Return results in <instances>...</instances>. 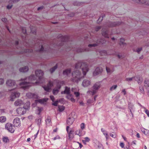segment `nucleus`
<instances>
[{"instance_id":"1","label":"nucleus","mask_w":149,"mask_h":149,"mask_svg":"<svg viewBox=\"0 0 149 149\" xmlns=\"http://www.w3.org/2000/svg\"><path fill=\"white\" fill-rule=\"evenodd\" d=\"M15 106H23L17 109L18 114L20 115H23L26 113V110H28L30 107V103H14Z\"/></svg>"},{"instance_id":"2","label":"nucleus","mask_w":149,"mask_h":149,"mask_svg":"<svg viewBox=\"0 0 149 149\" xmlns=\"http://www.w3.org/2000/svg\"><path fill=\"white\" fill-rule=\"evenodd\" d=\"M5 127L6 129L11 133H13L15 130L14 126L10 123H8L6 124Z\"/></svg>"},{"instance_id":"3","label":"nucleus","mask_w":149,"mask_h":149,"mask_svg":"<svg viewBox=\"0 0 149 149\" xmlns=\"http://www.w3.org/2000/svg\"><path fill=\"white\" fill-rule=\"evenodd\" d=\"M72 114L73 113H72L71 114H70L66 122L67 124L69 125H70L72 124L74 121V119L72 116Z\"/></svg>"},{"instance_id":"4","label":"nucleus","mask_w":149,"mask_h":149,"mask_svg":"<svg viewBox=\"0 0 149 149\" xmlns=\"http://www.w3.org/2000/svg\"><path fill=\"white\" fill-rule=\"evenodd\" d=\"M70 91V89L69 88H68L67 87H66L65 88V89L64 91V93L65 94H68L67 96L68 98L70 99L71 100V102H74V99H73L71 96V95L69 94V92Z\"/></svg>"},{"instance_id":"5","label":"nucleus","mask_w":149,"mask_h":149,"mask_svg":"<svg viewBox=\"0 0 149 149\" xmlns=\"http://www.w3.org/2000/svg\"><path fill=\"white\" fill-rule=\"evenodd\" d=\"M13 123L14 126L18 127L20 125L21 123H20V119L18 118H15L13 121Z\"/></svg>"},{"instance_id":"6","label":"nucleus","mask_w":149,"mask_h":149,"mask_svg":"<svg viewBox=\"0 0 149 149\" xmlns=\"http://www.w3.org/2000/svg\"><path fill=\"white\" fill-rule=\"evenodd\" d=\"M14 82L11 80H8L6 82L7 84L10 87H11L13 89L15 88L16 86L14 84Z\"/></svg>"},{"instance_id":"7","label":"nucleus","mask_w":149,"mask_h":149,"mask_svg":"<svg viewBox=\"0 0 149 149\" xmlns=\"http://www.w3.org/2000/svg\"><path fill=\"white\" fill-rule=\"evenodd\" d=\"M41 120V117L40 116H39L38 118L36 120L35 122L39 126H40L42 122Z\"/></svg>"},{"instance_id":"8","label":"nucleus","mask_w":149,"mask_h":149,"mask_svg":"<svg viewBox=\"0 0 149 149\" xmlns=\"http://www.w3.org/2000/svg\"><path fill=\"white\" fill-rule=\"evenodd\" d=\"M82 84L83 86L86 87L90 85L91 83L88 80H84L83 81Z\"/></svg>"},{"instance_id":"9","label":"nucleus","mask_w":149,"mask_h":149,"mask_svg":"<svg viewBox=\"0 0 149 149\" xmlns=\"http://www.w3.org/2000/svg\"><path fill=\"white\" fill-rule=\"evenodd\" d=\"M131 103L129 104V108L130 110V113H129V115L130 116V118H133L134 117V116L133 113H132V110H133V107L132 106L131 107V105L130 104Z\"/></svg>"},{"instance_id":"10","label":"nucleus","mask_w":149,"mask_h":149,"mask_svg":"<svg viewBox=\"0 0 149 149\" xmlns=\"http://www.w3.org/2000/svg\"><path fill=\"white\" fill-rule=\"evenodd\" d=\"M43 109L42 107H36V113L37 114L40 115Z\"/></svg>"},{"instance_id":"11","label":"nucleus","mask_w":149,"mask_h":149,"mask_svg":"<svg viewBox=\"0 0 149 149\" xmlns=\"http://www.w3.org/2000/svg\"><path fill=\"white\" fill-rule=\"evenodd\" d=\"M82 67L85 66L84 68H82V70L84 72V74H85L86 72L88 71V69L86 65L84 64H83L82 65Z\"/></svg>"},{"instance_id":"12","label":"nucleus","mask_w":149,"mask_h":149,"mask_svg":"<svg viewBox=\"0 0 149 149\" xmlns=\"http://www.w3.org/2000/svg\"><path fill=\"white\" fill-rule=\"evenodd\" d=\"M65 109V107L63 106H58V110L60 112H62Z\"/></svg>"},{"instance_id":"13","label":"nucleus","mask_w":149,"mask_h":149,"mask_svg":"<svg viewBox=\"0 0 149 149\" xmlns=\"http://www.w3.org/2000/svg\"><path fill=\"white\" fill-rule=\"evenodd\" d=\"M29 84L27 83H22L20 84V85L22 88H26L29 86Z\"/></svg>"},{"instance_id":"14","label":"nucleus","mask_w":149,"mask_h":149,"mask_svg":"<svg viewBox=\"0 0 149 149\" xmlns=\"http://www.w3.org/2000/svg\"><path fill=\"white\" fill-rule=\"evenodd\" d=\"M83 130L79 129V136H81L84 135L85 134V132L83 131Z\"/></svg>"},{"instance_id":"15","label":"nucleus","mask_w":149,"mask_h":149,"mask_svg":"<svg viewBox=\"0 0 149 149\" xmlns=\"http://www.w3.org/2000/svg\"><path fill=\"white\" fill-rule=\"evenodd\" d=\"M3 142L5 143H7L9 142V140L7 137H3L2 138Z\"/></svg>"},{"instance_id":"16","label":"nucleus","mask_w":149,"mask_h":149,"mask_svg":"<svg viewBox=\"0 0 149 149\" xmlns=\"http://www.w3.org/2000/svg\"><path fill=\"white\" fill-rule=\"evenodd\" d=\"M28 68L27 67H26L20 68L19 70L20 71L22 72H25L28 71Z\"/></svg>"},{"instance_id":"17","label":"nucleus","mask_w":149,"mask_h":149,"mask_svg":"<svg viewBox=\"0 0 149 149\" xmlns=\"http://www.w3.org/2000/svg\"><path fill=\"white\" fill-rule=\"evenodd\" d=\"M48 98H45L43 100H39L37 101L38 102H45L47 101Z\"/></svg>"},{"instance_id":"18","label":"nucleus","mask_w":149,"mask_h":149,"mask_svg":"<svg viewBox=\"0 0 149 149\" xmlns=\"http://www.w3.org/2000/svg\"><path fill=\"white\" fill-rule=\"evenodd\" d=\"M6 120V118L5 116H1L0 117V122L1 123L4 122Z\"/></svg>"},{"instance_id":"19","label":"nucleus","mask_w":149,"mask_h":149,"mask_svg":"<svg viewBox=\"0 0 149 149\" xmlns=\"http://www.w3.org/2000/svg\"><path fill=\"white\" fill-rule=\"evenodd\" d=\"M100 87V86L99 84H95L93 86V88L94 90H97Z\"/></svg>"},{"instance_id":"20","label":"nucleus","mask_w":149,"mask_h":149,"mask_svg":"<svg viewBox=\"0 0 149 149\" xmlns=\"http://www.w3.org/2000/svg\"><path fill=\"white\" fill-rule=\"evenodd\" d=\"M142 132L145 135H149V130L147 129H145Z\"/></svg>"},{"instance_id":"21","label":"nucleus","mask_w":149,"mask_h":149,"mask_svg":"<svg viewBox=\"0 0 149 149\" xmlns=\"http://www.w3.org/2000/svg\"><path fill=\"white\" fill-rule=\"evenodd\" d=\"M84 140H82V141L84 142H88L90 141V139L87 137H85L84 138Z\"/></svg>"},{"instance_id":"22","label":"nucleus","mask_w":149,"mask_h":149,"mask_svg":"<svg viewBox=\"0 0 149 149\" xmlns=\"http://www.w3.org/2000/svg\"><path fill=\"white\" fill-rule=\"evenodd\" d=\"M51 121L50 117L49 116H48L46 120V122L47 124L49 125L50 124V122Z\"/></svg>"},{"instance_id":"23","label":"nucleus","mask_w":149,"mask_h":149,"mask_svg":"<svg viewBox=\"0 0 149 149\" xmlns=\"http://www.w3.org/2000/svg\"><path fill=\"white\" fill-rule=\"evenodd\" d=\"M97 149H103V147L102 144L100 143L96 148Z\"/></svg>"},{"instance_id":"24","label":"nucleus","mask_w":149,"mask_h":149,"mask_svg":"<svg viewBox=\"0 0 149 149\" xmlns=\"http://www.w3.org/2000/svg\"><path fill=\"white\" fill-rule=\"evenodd\" d=\"M70 73V70H67L63 72V74L64 75H67Z\"/></svg>"},{"instance_id":"25","label":"nucleus","mask_w":149,"mask_h":149,"mask_svg":"<svg viewBox=\"0 0 149 149\" xmlns=\"http://www.w3.org/2000/svg\"><path fill=\"white\" fill-rule=\"evenodd\" d=\"M38 74L40 76L42 75L43 74L42 72L40 71H37L36 72V74L37 76H38Z\"/></svg>"},{"instance_id":"26","label":"nucleus","mask_w":149,"mask_h":149,"mask_svg":"<svg viewBox=\"0 0 149 149\" xmlns=\"http://www.w3.org/2000/svg\"><path fill=\"white\" fill-rule=\"evenodd\" d=\"M94 143V146L96 148L97 147L98 144L100 143L98 141H95Z\"/></svg>"},{"instance_id":"27","label":"nucleus","mask_w":149,"mask_h":149,"mask_svg":"<svg viewBox=\"0 0 149 149\" xmlns=\"http://www.w3.org/2000/svg\"><path fill=\"white\" fill-rule=\"evenodd\" d=\"M117 87V86L116 85H115L112 86L111 87L110 90L111 91H112L115 89Z\"/></svg>"},{"instance_id":"28","label":"nucleus","mask_w":149,"mask_h":149,"mask_svg":"<svg viewBox=\"0 0 149 149\" xmlns=\"http://www.w3.org/2000/svg\"><path fill=\"white\" fill-rule=\"evenodd\" d=\"M103 134L105 136L107 139H108L109 138V135L107 132L105 131V132L103 133Z\"/></svg>"},{"instance_id":"29","label":"nucleus","mask_w":149,"mask_h":149,"mask_svg":"<svg viewBox=\"0 0 149 149\" xmlns=\"http://www.w3.org/2000/svg\"><path fill=\"white\" fill-rule=\"evenodd\" d=\"M79 73L77 72H74L72 74V76H73V77H75L76 76V75L78 76V75H79Z\"/></svg>"},{"instance_id":"30","label":"nucleus","mask_w":149,"mask_h":149,"mask_svg":"<svg viewBox=\"0 0 149 149\" xmlns=\"http://www.w3.org/2000/svg\"><path fill=\"white\" fill-rule=\"evenodd\" d=\"M80 127V129L84 130V129L85 128V125L84 123H82L81 124Z\"/></svg>"},{"instance_id":"31","label":"nucleus","mask_w":149,"mask_h":149,"mask_svg":"<svg viewBox=\"0 0 149 149\" xmlns=\"http://www.w3.org/2000/svg\"><path fill=\"white\" fill-rule=\"evenodd\" d=\"M74 132V131L73 130H70V131L69 132H68V133L69 136L70 137V136L71 134H73Z\"/></svg>"},{"instance_id":"32","label":"nucleus","mask_w":149,"mask_h":149,"mask_svg":"<svg viewBox=\"0 0 149 149\" xmlns=\"http://www.w3.org/2000/svg\"><path fill=\"white\" fill-rule=\"evenodd\" d=\"M58 92V90H54L53 91V93L54 94H56Z\"/></svg>"},{"instance_id":"33","label":"nucleus","mask_w":149,"mask_h":149,"mask_svg":"<svg viewBox=\"0 0 149 149\" xmlns=\"http://www.w3.org/2000/svg\"><path fill=\"white\" fill-rule=\"evenodd\" d=\"M33 118V116L32 115H30V116H28V119L30 120H32Z\"/></svg>"},{"instance_id":"34","label":"nucleus","mask_w":149,"mask_h":149,"mask_svg":"<svg viewBox=\"0 0 149 149\" xmlns=\"http://www.w3.org/2000/svg\"><path fill=\"white\" fill-rule=\"evenodd\" d=\"M60 139V137L58 136H57L56 137L54 138L53 139L54 140H55L56 139Z\"/></svg>"},{"instance_id":"35","label":"nucleus","mask_w":149,"mask_h":149,"mask_svg":"<svg viewBox=\"0 0 149 149\" xmlns=\"http://www.w3.org/2000/svg\"><path fill=\"white\" fill-rule=\"evenodd\" d=\"M142 50V48L141 47H140L137 48L136 50V52L138 53H139Z\"/></svg>"},{"instance_id":"36","label":"nucleus","mask_w":149,"mask_h":149,"mask_svg":"<svg viewBox=\"0 0 149 149\" xmlns=\"http://www.w3.org/2000/svg\"><path fill=\"white\" fill-rule=\"evenodd\" d=\"M37 103H33V104H32V107H36L37 105Z\"/></svg>"},{"instance_id":"37","label":"nucleus","mask_w":149,"mask_h":149,"mask_svg":"<svg viewBox=\"0 0 149 149\" xmlns=\"http://www.w3.org/2000/svg\"><path fill=\"white\" fill-rule=\"evenodd\" d=\"M110 135L113 138H115L116 137V135L115 134H113L112 133H110Z\"/></svg>"},{"instance_id":"38","label":"nucleus","mask_w":149,"mask_h":149,"mask_svg":"<svg viewBox=\"0 0 149 149\" xmlns=\"http://www.w3.org/2000/svg\"><path fill=\"white\" fill-rule=\"evenodd\" d=\"M145 113L147 114L148 116L149 117V111L148 110L146 109L145 110Z\"/></svg>"},{"instance_id":"39","label":"nucleus","mask_w":149,"mask_h":149,"mask_svg":"<svg viewBox=\"0 0 149 149\" xmlns=\"http://www.w3.org/2000/svg\"><path fill=\"white\" fill-rule=\"evenodd\" d=\"M120 146L122 148H123L124 147V144L123 143H121L120 144Z\"/></svg>"},{"instance_id":"40","label":"nucleus","mask_w":149,"mask_h":149,"mask_svg":"<svg viewBox=\"0 0 149 149\" xmlns=\"http://www.w3.org/2000/svg\"><path fill=\"white\" fill-rule=\"evenodd\" d=\"M3 79H0V84H3Z\"/></svg>"},{"instance_id":"41","label":"nucleus","mask_w":149,"mask_h":149,"mask_svg":"<svg viewBox=\"0 0 149 149\" xmlns=\"http://www.w3.org/2000/svg\"><path fill=\"white\" fill-rule=\"evenodd\" d=\"M132 78H127L126 79V80L127 81H131L132 80Z\"/></svg>"},{"instance_id":"42","label":"nucleus","mask_w":149,"mask_h":149,"mask_svg":"<svg viewBox=\"0 0 149 149\" xmlns=\"http://www.w3.org/2000/svg\"><path fill=\"white\" fill-rule=\"evenodd\" d=\"M74 94L76 97H78L79 95V93L78 92H74Z\"/></svg>"},{"instance_id":"43","label":"nucleus","mask_w":149,"mask_h":149,"mask_svg":"<svg viewBox=\"0 0 149 149\" xmlns=\"http://www.w3.org/2000/svg\"><path fill=\"white\" fill-rule=\"evenodd\" d=\"M50 88L49 87H48L47 88V87L44 88L45 90L47 91H49L50 89Z\"/></svg>"},{"instance_id":"44","label":"nucleus","mask_w":149,"mask_h":149,"mask_svg":"<svg viewBox=\"0 0 149 149\" xmlns=\"http://www.w3.org/2000/svg\"><path fill=\"white\" fill-rule=\"evenodd\" d=\"M79 130H77L75 132V134L78 135L79 136Z\"/></svg>"},{"instance_id":"45","label":"nucleus","mask_w":149,"mask_h":149,"mask_svg":"<svg viewBox=\"0 0 149 149\" xmlns=\"http://www.w3.org/2000/svg\"><path fill=\"white\" fill-rule=\"evenodd\" d=\"M38 132H39V130L38 131V132H37V133L34 135V136L35 137L34 139H35L37 137V135H38Z\"/></svg>"},{"instance_id":"46","label":"nucleus","mask_w":149,"mask_h":149,"mask_svg":"<svg viewBox=\"0 0 149 149\" xmlns=\"http://www.w3.org/2000/svg\"><path fill=\"white\" fill-rule=\"evenodd\" d=\"M34 77L33 76H31L29 78V79L31 80H33Z\"/></svg>"},{"instance_id":"47","label":"nucleus","mask_w":149,"mask_h":149,"mask_svg":"<svg viewBox=\"0 0 149 149\" xmlns=\"http://www.w3.org/2000/svg\"><path fill=\"white\" fill-rule=\"evenodd\" d=\"M50 98L52 100V102H54V97L53 96H51Z\"/></svg>"},{"instance_id":"48","label":"nucleus","mask_w":149,"mask_h":149,"mask_svg":"<svg viewBox=\"0 0 149 149\" xmlns=\"http://www.w3.org/2000/svg\"><path fill=\"white\" fill-rule=\"evenodd\" d=\"M58 103H52V104L54 106H57Z\"/></svg>"},{"instance_id":"49","label":"nucleus","mask_w":149,"mask_h":149,"mask_svg":"<svg viewBox=\"0 0 149 149\" xmlns=\"http://www.w3.org/2000/svg\"><path fill=\"white\" fill-rule=\"evenodd\" d=\"M122 93L124 95H125L126 93V92L125 90H123L122 91Z\"/></svg>"},{"instance_id":"50","label":"nucleus","mask_w":149,"mask_h":149,"mask_svg":"<svg viewBox=\"0 0 149 149\" xmlns=\"http://www.w3.org/2000/svg\"><path fill=\"white\" fill-rule=\"evenodd\" d=\"M55 70L54 68H52L50 70V71L51 72H53Z\"/></svg>"},{"instance_id":"51","label":"nucleus","mask_w":149,"mask_h":149,"mask_svg":"<svg viewBox=\"0 0 149 149\" xmlns=\"http://www.w3.org/2000/svg\"><path fill=\"white\" fill-rule=\"evenodd\" d=\"M2 20L3 22H5L6 21V19L5 18H3L2 19Z\"/></svg>"},{"instance_id":"52","label":"nucleus","mask_w":149,"mask_h":149,"mask_svg":"<svg viewBox=\"0 0 149 149\" xmlns=\"http://www.w3.org/2000/svg\"><path fill=\"white\" fill-rule=\"evenodd\" d=\"M78 143L79 144V147L80 148H81L83 146L81 144L79 143V142H78Z\"/></svg>"},{"instance_id":"53","label":"nucleus","mask_w":149,"mask_h":149,"mask_svg":"<svg viewBox=\"0 0 149 149\" xmlns=\"http://www.w3.org/2000/svg\"><path fill=\"white\" fill-rule=\"evenodd\" d=\"M69 127H69V126H67L66 127V130H67V131L68 132V131H68V130H69Z\"/></svg>"},{"instance_id":"54","label":"nucleus","mask_w":149,"mask_h":149,"mask_svg":"<svg viewBox=\"0 0 149 149\" xmlns=\"http://www.w3.org/2000/svg\"><path fill=\"white\" fill-rule=\"evenodd\" d=\"M22 32L24 33H25L26 32V30L24 28V29H22Z\"/></svg>"},{"instance_id":"55","label":"nucleus","mask_w":149,"mask_h":149,"mask_svg":"<svg viewBox=\"0 0 149 149\" xmlns=\"http://www.w3.org/2000/svg\"><path fill=\"white\" fill-rule=\"evenodd\" d=\"M136 136L138 138H139L140 137V135L138 133L137 134Z\"/></svg>"},{"instance_id":"56","label":"nucleus","mask_w":149,"mask_h":149,"mask_svg":"<svg viewBox=\"0 0 149 149\" xmlns=\"http://www.w3.org/2000/svg\"><path fill=\"white\" fill-rule=\"evenodd\" d=\"M101 130L102 131V132L103 133L104 132H105V131L104 130V129L102 128H101Z\"/></svg>"},{"instance_id":"57","label":"nucleus","mask_w":149,"mask_h":149,"mask_svg":"<svg viewBox=\"0 0 149 149\" xmlns=\"http://www.w3.org/2000/svg\"><path fill=\"white\" fill-rule=\"evenodd\" d=\"M123 136V139H124V140L125 141H126V139H127L125 137L123 136Z\"/></svg>"},{"instance_id":"58","label":"nucleus","mask_w":149,"mask_h":149,"mask_svg":"<svg viewBox=\"0 0 149 149\" xmlns=\"http://www.w3.org/2000/svg\"><path fill=\"white\" fill-rule=\"evenodd\" d=\"M138 104H139L140 106H141V107L142 108H143V109H146L143 106H142V105H141V104L140 103H138Z\"/></svg>"},{"instance_id":"59","label":"nucleus","mask_w":149,"mask_h":149,"mask_svg":"<svg viewBox=\"0 0 149 149\" xmlns=\"http://www.w3.org/2000/svg\"><path fill=\"white\" fill-rule=\"evenodd\" d=\"M12 6H8L7 7V8L8 9L10 8H11Z\"/></svg>"},{"instance_id":"60","label":"nucleus","mask_w":149,"mask_h":149,"mask_svg":"<svg viewBox=\"0 0 149 149\" xmlns=\"http://www.w3.org/2000/svg\"><path fill=\"white\" fill-rule=\"evenodd\" d=\"M30 140H31V139L30 138H28L27 139V141L28 142L30 141Z\"/></svg>"},{"instance_id":"61","label":"nucleus","mask_w":149,"mask_h":149,"mask_svg":"<svg viewBox=\"0 0 149 149\" xmlns=\"http://www.w3.org/2000/svg\"><path fill=\"white\" fill-rule=\"evenodd\" d=\"M49 85L50 86H51L52 85V82H49Z\"/></svg>"},{"instance_id":"62","label":"nucleus","mask_w":149,"mask_h":149,"mask_svg":"<svg viewBox=\"0 0 149 149\" xmlns=\"http://www.w3.org/2000/svg\"><path fill=\"white\" fill-rule=\"evenodd\" d=\"M43 47H42V46H41V49H40V51H42V50H43Z\"/></svg>"},{"instance_id":"63","label":"nucleus","mask_w":149,"mask_h":149,"mask_svg":"<svg viewBox=\"0 0 149 149\" xmlns=\"http://www.w3.org/2000/svg\"><path fill=\"white\" fill-rule=\"evenodd\" d=\"M135 141H133L132 142V143L135 145L136 143H135Z\"/></svg>"},{"instance_id":"64","label":"nucleus","mask_w":149,"mask_h":149,"mask_svg":"<svg viewBox=\"0 0 149 149\" xmlns=\"http://www.w3.org/2000/svg\"><path fill=\"white\" fill-rule=\"evenodd\" d=\"M124 149H130L129 148V147H128V148H126L125 147L124 148Z\"/></svg>"}]
</instances>
